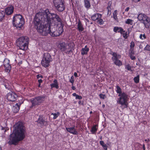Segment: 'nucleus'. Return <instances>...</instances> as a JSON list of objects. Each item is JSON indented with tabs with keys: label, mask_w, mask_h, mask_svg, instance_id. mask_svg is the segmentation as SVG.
Returning <instances> with one entry per match:
<instances>
[{
	"label": "nucleus",
	"mask_w": 150,
	"mask_h": 150,
	"mask_svg": "<svg viewBox=\"0 0 150 150\" xmlns=\"http://www.w3.org/2000/svg\"><path fill=\"white\" fill-rule=\"evenodd\" d=\"M14 132L11 134L8 143L16 145L20 141L25 137V128L22 122H18L14 125Z\"/></svg>",
	"instance_id": "nucleus-1"
},
{
	"label": "nucleus",
	"mask_w": 150,
	"mask_h": 150,
	"mask_svg": "<svg viewBox=\"0 0 150 150\" xmlns=\"http://www.w3.org/2000/svg\"><path fill=\"white\" fill-rule=\"evenodd\" d=\"M45 11L36 14L33 20L34 26L38 32L42 35L45 34L44 32L47 25Z\"/></svg>",
	"instance_id": "nucleus-2"
},
{
	"label": "nucleus",
	"mask_w": 150,
	"mask_h": 150,
	"mask_svg": "<svg viewBox=\"0 0 150 150\" xmlns=\"http://www.w3.org/2000/svg\"><path fill=\"white\" fill-rule=\"evenodd\" d=\"M63 31L62 27H59L57 30H56L55 27L51 25H49L47 26L46 29L44 32L45 34H42V35L46 36L49 33L52 37H57L60 35Z\"/></svg>",
	"instance_id": "nucleus-3"
},
{
	"label": "nucleus",
	"mask_w": 150,
	"mask_h": 150,
	"mask_svg": "<svg viewBox=\"0 0 150 150\" xmlns=\"http://www.w3.org/2000/svg\"><path fill=\"white\" fill-rule=\"evenodd\" d=\"M45 12L47 25H51V20H55L58 22L61 23V19L57 14L50 13L48 9L45 10Z\"/></svg>",
	"instance_id": "nucleus-4"
},
{
	"label": "nucleus",
	"mask_w": 150,
	"mask_h": 150,
	"mask_svg": "<svg viewBox=\"0 0 150 150\" xmlns=\"http://www.w3.org/2000/svg\"><path fill=\"white\" fill-rule=\"evenodd\" d=\"M74 46L71 44H67L64 42L60 43L58 45L59 49L67 54H71L74 50Z\"/></svg>",
	"instance_id": "nucleus-5"
},
{
	"label": "nucleus",
	"mask_w": 150,
	"mask_h": 150,
	"mask_svg": "<svg viewBox=\"0 0 150 150\" xmlns=\"http://www.w3.org/2000/svg\"><path fill=\"white\" fill-rule=\"evenodd\" d=\"M29 41V39L27 37H21L17 40V45L20 49L26 50L28 48Z\"/></svg>",
	"instance_id": "nucleus-6"
},
{
	"label": "nucleus",
	"mask_w": 150,
	"mask_h": 150,
	"mask_svg": "<svg viewBox=\"0 0 150 150\" xmlns=\"http://www.w3.org/2000/svg\"><path fill=\"white\" fill-rule=\"evenodd\" d=\"M46 96L45 95H41L31 98L30 101L32 103V105L30 106V109H32L33 107H35L40 105L45 101Z\"/></svg>",
	"instance_id": "nucleus-7"
},
{
	"label": "nucleus",
	"mask_w": 150,
	"mask_h": 150,
	"mask_svg": "<svg viewBox=\"0 0 150 150\" xmlns=\"http://www.w3.org/2000/svg\"><path fill=\"white\" fill-rule=\"evenodd\" d=\"M13 25L20 30L24 24V21L21 15L16 14L13 16Z\"/></svg>",
	"instance_id": "nucleus-8"
},
{
	"label": "nucleus",
	"mask_w": 150,
	"mask_h": 150,
	"mask_svg": "<svg viewBox=\"0 0 150 150\" xmlns=\"http://www.w3.org/2000/svg\"><path fill=\"white\" fill-rule=\"evenodd\" d=\"M118 99L117 102L121 105V107L122 109L127 108L128 104L127 103L128 100V95L125 92H123Z\"/></svg>",
	"instance_id": "nucleus-9"
},
{
	"label": "nucleus",
	"mask_w": 150,
	"mask_h": 150,
	"mask_svg": "<svg viewBox=\"0 0 150 150\" xmlns=\"http://www.w3.org/2000/svg\"><path fill=\"white\" fill-rule=\"evenodd\" d=\"M54 5L56 10L59 12L63 11L65 8L64 0H53Z\"/></svg>",
	"instance_id": "nucleus-10"
},
{
	"label": "nucleus",
	"mask_w": 150,
	"mask_h": 150,
	"mask_svg": "<svg viewBox=\"0 0 150 150\" xmlns=\"http://www.w3.org/2000/svg\"><path fill=\"white\" fill-rule=\"evenodd\" d=\"M52 61L50 54L48 53L44 54V57L42 61L41 64L42 66H48L49 63Z\"/></svg>",
	"instance_id": "nucleus-11"
},
{
	"label": "nucleus",
	"mask_w": 150,
	"mask_h": 150,
	"mask_svg": "<svg viewBox=\"0 0 150 150\" xmlns=\"http://www.w3.org/2000/svg\"><path fill=\"white\" fill-rule=\"evenodd\" d=\"M112 55L113 56L112 59L115 65L118 66L122 65V62L118 59L121 58V56L120 55L117 54L116 53L113 52Z\"/></svg>",
	"instance_id": "nucleus-12"
},
{
	"label": "nucleus",
	"mask_w": 150,
	"mask_h": 150,
	"mask_svg": "<svg viewBox=\"0 0 150 150\" xmlns=\"http://www.w3.org/2000/svg\"><path fill=\"white\" fill-rule=\"evenodd\" d=\"M36 122L41 126H47L48 125V122L45 120L42 115H40L39 116Z\"/></svg>",
	"instance_id": "nucleus-13"
},
{
	"label": "nucleus",
	"mask_w": 150,
	"mask_h": 150,
	"mask_svg": "<svg viewBox=\"0 0 150 150\" xmlns=\"http://www.w3.org/2000/svg\"><path fill=\"white\" fill-rule=\"evenodd\" d=\"M17 95L13 92H9L7 95V99L10 101H14L17 99Z\"/></svg>",
	"instance_id": "nucleus-14"
},
{
	"label": "nucleus",
	"mask_w": 150,
	"mask_h": 150,
	"mask_svg": "<svg viewBox=\"0 0 150 150\" xmlns=\"http://www.w3.org/2000/svg\"><path fill=\"white\" fill-rule=\"evenodd\" d=\"M23 101L22 103L19 102V103H16V104L13 106V111L14 113H17L20 110V107L22 104L23 103Z\"/></svg>",
	"instance_id": "nucleus-15"
},
{
	"label": "nucleus",
	"mask_w": 150,
	"mask_h": 150,
	"mask_svg": "<svg viewBox=\"0 0 150 150\" xmlns=\"http://www.w3.org/2000/svg\"><path fill=\"white\" fill-rule=\"evenodd\" d=\"M13 7L11 5L5 8V12L6 15H11L13 11Z\"/></svg>",
	"instance_id": "nucleus-16"
},
{
	"label": "nucleus",
	"mask_w": 150,
	"mask_h": 150,
	"mask_svg": "<svg viewBox=\"0 0 150 150\" xmlns=\"http://www.w3.org/2000/svg\"><path fill=\"white\" fill-rule=\"evenodd\" d=\"M66 129L67 132L74 135H78L79 134L78 132L75 129L74 126L70 128L66 127Z\"/></svg>",
	"instance_id": "nucleus-17"
},
{
	"label": "nucleus",
	"mask_w": 150,
	"mask_h": 150,
	"mask_svg": "<svg viewBox=\"0 0 150 150\" xmlns=\"http://www.w3.org/2000/svg\"><path fill=\"white\" fill-rule=\"evenodd\" d=\"M148 17L146 15L143 13H140L138 15L137 18L139 21H141L143 22Z\"/></svg>",
	"instance_id": "nucleus-18"
},
{
	"label": "nucleus",
	"mask_w": 150,
	"mask_h": 150,
	"mask_svg": "<svg viewBox=\"0 0 150 150\" xmlns=\"http://www.w3.org/2000/svg\"><path fill=\"white\" fill-rule=\"evenodd\" d=\"M142 23L144 24L146 28H150V18L149 17H148Z\"/></svg>",
	"instance_id": "nucleus-19"
},
{
	"label": "nucleus",
	"mask_w": 150,
	"mask_h": 150,
	"mask_svg": "<svg viewBox=\"0 0 150 150\" xmlns=\"http://www.w3.org/2000/svg\"><path fill=\"white\" fill-rule=\"evenodd\" d=\"M113 30L115 33H120L122 34V32H125V31L121 27H114Z\"/></svg>",
	"instance_id": "nucleus-20"
},
{
	"label": "nucleus",
	"mask_w": 150,
	"mask_h": 150,
	"mask_svg": "<svg viewBox=\"0 0 150 150\" xmlns=\"http://www.w3.org/2000/svg\"><path fill=\"white\" fill-rule=\"evenodd\" d=\"M101 15L100 14L96 13L92 16L91 19L95 21L97 20L99 18H101Z\"/></svg>",
	"instance_id": "nucleus-21"
},
{
	"label": "nucleus",
	"mask_w": 150,
	"mask_h": 150,
	"mask_svg": "<svg viewBox=\"0 0 150 150\" xmlns=\"http://www.w3.org/2000/svg\"><path fill=\"white\" fill-rule=\"evenodd\" d=\"M89 48H88L87 45L85 46V47L82 48L81 50V54L82 55L86 54L89 51Z\"/></svg>",
	"instance_id": "nucleus-22"
},
{
	"label": "nucleus",
	"mask_w": 150,
	"mask_h": 150,
	"mask_svg": "<svg viewBox=\"0 0 150 150\" xmlns=\"http://www.w3.org/2000/svg\"><path fill=\"white\" fill-rule=\"evenodd\" d=\"M77 27V29L79 32L82 31L84 30V28L83 27V25L80 20L78 22Z\"/></svg>",
	"instance_id": "nucleus-23"
},
{
	"label": "nucleus",
	"mask_w": 150,
	"mask_h": 150,
	"mask_svg": "<svg viewBox=\"0 0 150 150\" xmlns=\"http://www.w3.org/2000/svg\"><path fill=\"white\" fill-rule=\"evenodd\" d=\"M50 86L52 88H55L57 89L59 88L58 83L57 79H55L54 80L53 83L50 84Z\"/></svg>",
	"instance_id": "nucleus-24"
},
{
	"label": "nucleus",
	"mask_w": 150,
	"mask_h": 150,
	"mask_svg": "<svg viewBox=\"0 0 150 150\" xmlns=\"http://www.w3.org/2000/svg\"><path fill=\"white\" fill-rule=\"evenodd\" d=\"M1 128L0 132H1L2 135H4L5 134L6 132L9 129V128L7 127H3L1 126Z\"/></svg>",
	"instance_id": "nucleus-25"
},
{
	"label": "nucleus",
	"mask_w": 150,
	"mask_h": 150,
	"mask_svg": "<svg viewBox=\"0 0 150 150\" xmlns=\"http://www.w3.org/2000/svg\"><path fill=\"white\" fill-rule=\"evenodd\" d=\"M85 7L87 9L91 7L90 0H83Z\"/></svg>",
	"instance_id": "nucleus-26"
},
{
	"label": "nucleus",
	"mask_w": 150,
	"mask_h": 150,
	"mask_svg": "<svg viewBox=\"0 0 150 150\" xmlns=\"http://www.w3.org/2000/svg\"><path fill=\"white\" fill-rule=\"evenodd\" d=\"M97 125H94L91 128V132L92 134H95L98 130V128L97 127Z\"/></svg>",
	"instance_id": "nucleus-27"
},
{
	"label": "nucleus",
	"mask_w": 150,
	"mask_h": 150,
	"mask_svg": "<svg viewBox=\"0 0 150 150\" xmlns=\"http://www.w3.org/2000/svg\"><path fill=\"white\" fill-rule=\"evenodd\" d=\"M116 92L118 94V96H120V95L122 94V89L118 85H117L116 86Z\"/></svg>",
	"instance_id": "nucleus-28"
},
{
	"label": "nucleus",
	"mask_w": 150,
	"mask_h": 150,
	"mask_svg": "<svg viewBox=\"0 0 150 150\" xmlns=\"http://www.w3.org/2000/svg\"><path fill=\"white\" fill-rule=\"evenodd\" d=\"M96 73H99V74H102L104 72V70L103 69V67L102 66H100L98 68V69L96 71Z\"/></svg>",
	"instance_id": "nucleus-29"
},
{
	"label": "nucleus",
	"mask_w": 150,
	"mask_h": 150,
	"mask_svg": "<svg viewBox=\"0 0 150 150\" xmlns=\"http://www.w3.org/2000/svg\"><path fill=\"white\" fill-rule=\"evenodd\" d=\"M142 144L138 142L136 143L134 145V148L135 150H139L140 146H142Z\"/></svg>",
	"instance_id": "nucleus-30"
},
{
	"label": "nucleus",
	"mask_w": 150,
	"mask_h": 150,
	"mask_svg": "<svg viewBox=\"0 0 150 150\" xmlns=\"http://www.w3.org/2000/svg\"><path fill=\"white\" fill-rule=\"evenodd\" d=\"M3 65L4 66H7L8 65L11 66V65L10 64L9 59L7 58L5 59L3 62Z\"/></svg>",
	"instance_id": "nucleus-31"
},
{
	"label": "nucleus",
	"mask_w": 150,
	"mask_h": 150,
	"mask_svg": "<svg viewBox=\"0 0 150 150\" xmlns=\"http://www.w3.org/2000/svg\"><path fill=\"white\" fill-rule=\"evenodd\" d=\"M72 96L74 97H76L75 99L76 100H81L82 99V97L81 96H79L76 93H74L72 94Z\"/></svg>",
	"instance_id": "nucleus-32"
},
{
	"label": "nucleus",
	"mask_w": 150,
	"mask_h": 150,
	"mask_svg": "<svg viewBox=\"0 0 150 150\" xmlns=\"http://www.w3.org/2000/svg\"><path fill=\"white\" fill-rule=\"evenodd\" d=\"M134 80L135 83H137L139 82V76L138 75L136 77H135L134 78Z\"/></svg>",
	"instance_id": "nucleus-33"
},
{
	"label": "nucleus",
	"mask_w": 150,
	"mask_h": 150,
	"mask_svg": "<svg viewBox=\"0 0 150 150\" xmlns=\"http://www.w3.org/2000/svg\"><path fill=\"white\" fill-rule=\"evenodd\" d=\"M113 18L116 20L117 21L118 20V18L117 17V10H115L113 13Z\"/></svg>",
	"instance_id": "nucleus-34"
},
{
	"label": "nucleus",
	"mask_w": 150,
	"mask_h": 150,
	"mask_svg": "<svg viewBox=\"0 0 150 150\" xmlns=\"http://www.w3.org/2000/svg\"><path fill=\"white\" fill-rule=\"evenodd\" d=\"M51 115H53L54 116L53 118L54 119H56L60 115V113L59 112H57V113H52L51 114Z\"/></svg>",
	"instance_id": "nucleus-35"
},
{
	"label": "nucleus",
	"mask_w": 150,
	"mask_h": 150,
	"mask_svg": "<svg viewBox=\"0 0 150 150\" xmlns=\"http://www.w3.org/2000/svg\"><path fill=\"white\" fill-rule=\"evenodd\" d=\"M5 67V71L6 72H9L11 69V66H4Z\"/></svg>",
	"instance_id": "nucleus-36"
},
{
	"label": "nucleus",
	"mask_w": 150,
	"mask_h": 150,
	"mask_svg": "<svg viewBox=\"0 0 150 150\" xmlns=\"http://www.w3.org/2000/svg\"><path fill=\"white\" fill-rule=\"evenodd\" d=\"M133 21L131 19H128L125 21V23L128 24L132 25L133 24Z\"/></svg>",
	"instance_id": "nucleus-37"
},
{
	"label": "nucleus",
	"mask_w": 150,
	"mask_h": 150,
	"mask_svg": "<svg viewBox=\"0 0 150 150\" xmlns=\"http://www.w3.org/2000/svg\"><path fill=\"white\" fill-rule=\"evenodd\" d=\"M4 16L5 14L4 12H0V21L4 19Z\"/></svg>",
	"instance_id": "nucleus-38"
},
{
	"label": "nucleus",
	"mask_w": 150,
	"mask_h": 150,
	"mask_svg": "<svg viewBox=\"0 0 150 150\" xmlns=\"http://www.w3.org/2000/svg\"><path fill=\"white\" fill-rule=\"evenodd\" d=\"M4 84L6 89L10 90L11 89V87L9 85V84L7 83V84H6V83H5Z\"/></svg>",
	"instance_id": "nucleus-39"
},
{
	"label": "nucleus",
	"mask_w": 150,
	"mask_h": 150,
	"mask_svg": "<svg viewBox=\"0 0 150 150\" xmlns=\"http://www.w3.org/2000/svg\"><path fill=\"white\" fill-rule=\"evenodd\" d=\"M70 82L71 83L72 85H73L74 82V77L73 76H72L71 77L70 80H69Z\"/></svg>",
	"instance_id": "nucleus-40"
},
{
	"label": "nucleus",
	"mask_w": 150,
	"mask_h": 150,
	"mask_svg": "<svg viewBox=\"0 0 150 150\" xmlns=\"http://www.w3.org/2000/svg\"><path fill=\"white\" fill-rule=\"evenodd\" d=\"M97 22L100 24L102 25L103 23V21L102 19L99 18L97 20Z\"/></svg>",
	"instance_id": "nucleus-41"
},
{
	"label": "nucleus",
	"mask_w": 150,
	"mask_h": 150,
	"mask_svg": "<svg viewBox=\"0 0 150 150\" xmlns=\"http://www.w3.org/2000/svg\"><path fill=\"white\" fill-rule=\"evenodd\" d=\"M99 96L100 97V98L102 99H104L105 98H106V97L105 94H100L99 95Z\"/></svg>",
	"instance_id": "nucleus-42"
},
{
	"label": "nucleus",
	"mask_w": 150,
	"mask_h": 150,
	"mask_svg": "<svg viewBox=\"0 0 150 150\" xmlns=\"http://www.w3.org/2000/svg\"><path fill=\"white\" fill-rule=\"evenodd\" d=\"M144 50L150 51V46L148 45H147L144 48Z\"/></svg>",
	"instance_id": "nucleus-43"
},
{
	"label": "nucleus",
	"mask_w": 150,
	"mask_h": 150,
	"mask_svg": "<svg viewBox=\"0 0 150 150\" xmlns=\"http://www.w3.org/2000/svg\"><path fill=\"white\" fill-rule=\"evenodd\" d=\"M135 44L134 42L133 41L131 42L130 43V49H134Z\"/></svg>",
	"instance_id": "nucleus-44"
},
{
	"label": "nucleus",
	"mask_w": 150,
	"mask_h": 150,
	"mask_svg": "<svg viewBox=\"0 0 150 150\" xmlns=\"http://www.w3.org/2000/svg\"><path fill=\"white\" fill-rule=\"evenodd\" d=\"M122 33H122V36L125 39H126L127 38V33L125 32H122Z\"/></svg>",
	"instance_id": "nucleus-45"
},
{
	"label": "nucleus",
	"mask_w": 150,
	"mask_h": 150,
	"mask_svg": "<svg viewBox=\"0 0 150 150\" xmlns=\"http://www.w3.org/2000/svg\"><path fill=\"white\" fill-rule=\"evenodd\" d=\"M139 38L141 39H145L146 38V37L145 34H144L143 35L140 34L139 36Z\"/></svg>",
	"instance_id": "nucleus-46"
},
{
	"label": "nucleus",
	"mask_w": 150,
	"mask_h": 150,
	"mask_svg": "<svg viewBox=\"0 0 150 150\" xmlns=\"http://www.w3.org/2000/svg\"><path fill=\"white\" fill-rule=\"evenodd\" d=\"M134 49H130L129 51V54H134Z\"/></svg>",
	"instance_id": "nucleus-47"
},
{
	"label": "nucleus",
	"mask_w": 150,
	"mask_h": 150,
	"mask_svg": "<svg viewBox=\"0 0 150 150\" xmlns=\"http://www.w3.org/2000/svg\"><path fill=\"white\" fill-rule=\"evenodd\" d=\"M134 54H131V55H130V58L132 59V60H134L136 59V57H135L134 56Z\"/></svg>",
	"instance_id": "nucleus-48"
},
{
	"label": "nucleus",
	"mask_w": 150,
	"mask_h": 150,
	"mask_svg": "<svg viewBox=\"0 0 150 150\" xmlns=\"http://www.w3.org/2000/svg\"><path fill=\"white\" fill-rule=\"evenodd\" d=\"M150 140L149 139H145L144 140V141L146 142H147V145L148 146H150V144H149V142L150 141Z\"/></svg>",
	"instance_id": "nucleus-49"
},
{
	"label": "nucleus",
	"mask_w": 150,
	"mask_h": 150,
	"mask_svg": "<svg viewBox=\"0 0 150 150\" xmlns=\"http://www.w3.org/2000/svg\"><path fill=\"white\" fill-rule=\"evenodd\" d=\"M100 144L102 147L104 146L105 144L104 142L103 141H100Z\"/></svg>",
	"instance_id": "nucleus-50"
},
{
	"label": "nucleus",
	"mask_w": 150,
	"mask_h": 150,
	"mask_svg": "<svg viewBox=\"0 0 150 150\" xmlns=\"http://www.w3.org/2000/svg\"><path fill=\"white\" fill-rule=\"evenodd\" d=\"M78 104L79 105L81 104V105H83L84 102L83 101H82V102H81V100H79L78 102Z\"/></svg>",
	"instance_id": "nucleus-51"
},
{
	"label": "nucleus",
	"mask_w": 150,
	"mask_h": 150,
	"mask_svg": "<svg viewBox=\"0 0 150 150\" xmlns=\"http://www.w3.org/2000/svg\"><path fill=\"white\" fill-rule=\"evenodd\" d=\"M103 147L104 150H108V146H107L106 144H105Z\"/></svg>",
	"instance_id": "nucleus-52"
},
{
	"label": "nucleus",
	"mask_w": 150,
	"mask_h": 150,
	"mask_svg": "<svg viewBox=\"0 0 150 150\" xmlns=\"http://www.w3.org/2000/svg\"><path fill=\"white\" fill-rule=\"evenodd\" d=\"M126 69H127L129 70H131V71H132L131 70V66H126Z\"/></svg>",
	"instance_id": "nucleus-53"
},
{
	"label": "nucleus",
	"mask_w": 150,
	"mask_h": 150,
	"mask_svg": "<svg viewBox=\"0 0 150 150\" xmlns=\"http://www.w3.org/2000/svg\"><path fill=\"white\" fill-rule=\"evenodd\" d=\"M142 148L143 149V150H146V148L145 146V145L144 144H143L142 145Z\"/></svg>",
	"instance_id": "nucleus-54"
},
{
	"label": "nucleus",
	"mask_w": 150,
	"mask_h": 150,
	"mask_svg": "<svg viewBox=\"0 0 150 150\" xmlns=\"http://www.w3.org/2000/svg\"><path fill=\"white\" fill-rule=\"evenodd\" d=\"M74 75L76 77H77L78 76L77 73L76 72H74Z\"/></svg>",
	"instance_id": "nucleus-55"
},
{
	"label": "nucleus",
	"mask_w": 150,
	"mask_h": 150,
	"mask_svg": "<svg viewBox=\"0 0 150 150\" xmlns=\"http://www.w3.org/2000/svg\"><path fill=\"white\" fill-rule=\"evenodd\" d=\"M42 80L41 79H40L38 80V82L39 83H41L42 82Z\"/></svg>",
	"instance_id": "nucleus-56"
},
{
	"label": "nucleus",
	"mask_w": 150,
	"mask_h": 150,
	"mask_svg": "<svg viewBox=\"0 0 150 150\" xmlns=\"http://www.w3.org/2000/svg\"><path fill=\"white\" fill-rule=\"evenodd\" d=\"M71 88L73 90H75L76 89V88L73 85H72Z\"/></svg>",
	"instance_id": "nucleus-57"
},
{
	"label": "nucleus",
	"mask_w": 150,
	"mask_h": 150,
	"mask_svg": "<svg viewBox=\"0 0 150 150\" xmlns=\"http://www.w3.org/2000/svg\"><path fill=\"white\" fill-rule=\"evenodd\" d=\"M134 2L137 3L140 1L141 0H133Z\"/></svg>",
	"instance_id": "nucleus-58"
},
{
	"label": "nucleus",
	"mask_w": 150,
	"mask_h": 150,
	"mask_svg": "<svg viewBox=\"0 0 150 150\" xmlns=\"http://www.w3.org/2000/svg\"><path fill=\"white\" fill-rule=\"evenodd\" d=\"M129 9V7H127L125 9V11H128Z\"/></svg>",
	"instance_id": "nucleus-59"
},
{
	"label": "nucleus",
	"mask_w": 150,
	"mask_h": 150,
	"mask_svg": "<svg viewBox=\"0 0 150 150\" xmlns=\"http://www.w3.org/2000/svg\"><path fill=\"white\" fill-rule=\"evenodd\" d=\"M110 8V6H108L107 8V9L108 10V14L109 13V12H110V11H109V8Z\"/></svg>",
	"instance_id": "nucleus-60"
},
{
	"label": "nucleus",
	"mask_w": 150,
	"mask_h": 150,
	"mask_svg": "<svg viewBox=\"0 0 150 150\" xmlns=\"http://www.w3.org/2000/svg\"><path fill=\"white\" fill-rule=\"evenodd\" d=\"M40 74H38L36 76L37 78V79H39L40 78Z\"/></svg>",
	"instance_id": "nucleus-61"
},
{
	"label": "nucleus",
	"mask_w": 150,
	"mask_h": 150,
	"mask_svg": "<svg viewBox=\"0 0 150 150\" xmlns=\"http://www.w3.org/2000/svg\"><path fill=\"white\" fill-rule=\"evenodd\" d=\"M18 150H26V149H24V148H21L19 149Z\"/></svg>",
	"instance_id": "nucleus-62"
},
{
	"label": "nucleus",
	"mask_w": 150,
	"mask_h": 150,
	"mask_svg": "<svg viewBox=\"0 0 150 150\" xmlns=\"http://www.w3.org/2000/svg\"><path fill=\"white\" fill-rule=\"evenodd\" d=\"M22 64V61H21L20 62H19L18 63V64L19 65L21 64Z\"/></svg>",
	"instance_id": "nucleus-63"
},
{
	"label": "nucleus",
	"mask_w": 150,
	"mask_h": 150,
	"mask_svg": "<svg viewBox=\"0 0 150 150\" xmlns=\"http://www.w3.org/2000/svg\"><path fill=\"white\" fill-rule=\"evenodd\" d=\"M142 146H140V148L139 149V150H142Z\"/></svg>",
	"instance_id": "nucleus-64"
}]
</instances>
